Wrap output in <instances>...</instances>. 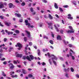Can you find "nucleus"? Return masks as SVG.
Here are the masks:
<instances>
[{
    "label": "nucleus",
    "instance_id": "f257e3e1",
    "mask_svg": "<svg viewBox=\"0 0 79 79\" xmlns=\"http://www.w3.org/2000/svg\"><path fill=\"white\" fill-rule=\"evenodd\" d=\"M23 58L24 60H25L27 59L29 61H31V60H34V57L32 55H30L29 56H23Z\"/></svg>",
    "mask_w": 79,
    "mask_h": 79
},
{
    "label": "nucleus",
    "instance_id": "f03ea898",
    "mask_svg": "<svg viewBox=\"0 0 79 79\" xmlns=\"http://www.w3.org/2000/svg\"><path fill=\"white\" fill-rule=\"evenodd\" d=\"M12 73H10V75L11 76V77H12V78H16V77H18V75H13V74H15V72H12Z\"/></svg>",
    "mask_w": 79,
    "mask_h": 79
},
{
    "label": "nucleus",
    "instance_id": "7ed1b4c3",
    "mask_svg": "<svg viewBox=\"0 0 79 79\" xmlns=\"http://www.w3.org/2000/svg\"><path fill=\"white\" fill-rule=\"evenodd\" d=\"M15 47H18L19 48H22L23 47V45L20 43H17V44H16L15 45Z\"/></svg>",
    "mask_w": 79,
    "mask_h": 79
},
{
    "label": "nucleus",
    "instance_id": "20e7f679",
    "mask_svg": "<svg viewBox=\"0 0 79 79\" xmlns=\"http://www.w3.org/2000/svg\"><path fill=\"white\" fill-rule=\"evenodd\" d=\"M25 22L26 23V26H28V28H29V27H30V26H31V24L28 23V20H25Z\"/></svg>",
    "mask_w": 79,
    "mask_h": 79
},
{
    "label": "nucleus",
    "instance_id": "39448f33",
    "mask_svg": "<svg viewBox=\"0 0 79 79\" xmlns=\"http://www.w3.org/2000/svg\"><path fill=\"white\" fill-rule=\"evenodd\" d=\"M9 67H10V68L11 69H13L14 68V65H13V64L11 63L9 64Z\"/></svg>",
    "mask_w": 79,
    "mask_h": 79
},
{
    "label": "nucleus",
    "instance_id": "423d86ee",
    "mask_svg": "<svg viewBox=\"0 0 79 79\" xmlns=\"http://www.w3.org/2000/svg\"><path fill=\"white\" fill-rule=\"evenodd\" d=\"M15 55L17 57L22 58V56H23V54H18L17 52L15 53Z\"/></svg>",
    "mask_w": 79,
    "mask_h": 79
},
{
    "label": "nucleus",
    "instance_id": "0eeeda50",
    "mask_svg": "<svg viewBox=\"0 0 79 79\" xmlns=\"http://www.w3.org/2000/svg\"><path fill=\"white\" fill-rule=\"evenodd\" d=\"M51 56H52V60H57V58H56V57L53 54L52 55H51Z\"/></svg>",
    "mask_w": 79,
    "mask_h": 79
},
{
    "label": "nucleus",
    "instance_id": "6e6552de",
    "mask_svg": "<svg viewBox=\"0 0 79 79\" xmlns=\"http://www.w3.org/2000/svg\"><path fill=\"white\" fill-rule=\"evenodd\" d=\"M9 6L10 8H11L12 7V8H15V6L13 5V4L12 3H9Z\"/></svg>",
    "mask_w": 79,
    "mask_h": 79
},
{
    "label": "nucleus",
    "instance_id": "1a4fd4ad",
    "mask_svg": "<svg viewBox=\"0 0 79 79\" xmlns=\"http://www.w3.org/2000/svg\"><path fill=\"white\" fill-rule=\"evenodd\" d=\"M2 2H0V8H4V5L2 3Z\"/></svg>",
    "mask_w": 79,
    "mask_h": 79
},
{
    "label": "nucleus",
    "instance_id": "9d476101",
    "mask_svg": "<svg viewBox=\"0 0 79 79\" xmlns=\"http://www.w3.org/2000/svg\"><path fill=\"white\" fill-rule=\"evenodd\" d=\"M25 32H26V33H27V34L28 35L27 37H28L29 38H30L31 37V33L30 32H28V31L27 30H26Z\"/></svg>",
    "mask_w": 79,
    "mask_h": 79
},
{
    "label": "nucleus",
    "instance_id": "9b49d317",
    "mask_svg": "<svg viewBox=\"0 0 79 79\" xmlns=\"http://www.w3.org/2000/svg\"><path fill=\"white\" fill-rule=\"evenodd\" d=\"M67 16H68V17H67V18H68V19H73V18L71 17V15L70 14H69Z\"/></svg>",
    "mask_w": 79,
    "mask_h": 79
},
{
    "label": "nucleus",
    "instance_id": "f8f14e48",
    "mask_svg": "<svg viewBox=\"0 0 79 79\" xmlns=\"http://www.w3.org/2000/svg\"><path fill=\"white\" fill-rule=\"evenodd\" d=\"M15 15L16 16H17L18 18H20V17H21V15L19 14L15 13Z\"/></svg>",
    "mask_w": 79,
    "mask_h": 79
},
{
    "label": "nucleus",
    "instance_id": "ddd939ff",
    "mask_svg": "<svg viewBox=\"0 0 79 79\" xmlns=\"http://www.w3.org/2000/svg\"><path fill=\"white\" fill-rule=\"evenodd\" d=\"M57 40H62L61 37V36L60 35H58L57 36Z\"/></svg>",
    "mask_w": 79,
    "mask_h": 79
},
{
    "label": "nucleus",
    "instance_id": "4468645a",
    "mask_svg": "<svg viewBox=\"0 0 79 79\" xmlns=\"http://www.w3.org/2000/svg\"><path fill=\"white\" fill-rule=\"evenodd\" d=\"M67 33H74V31H72L69 30L68 31H67Z\"/></svg>",
    "mask_w": 79,
    "mask_h": 79
},
{
    "label": "nucleus",
    "instance_id": "2eb2a0df",
    "mask_svg": "<svg viewBox=\"0 0 79 79\" xmlns=\"http://www.w3.org/2000/svg\"><path fill=\"white\" fill-rule=\"evenodd\" d=\"M48 27L49 28H50L51 26H53V24L52 23H48Z\"/></svg>",
    "mask_w": 79,
    "mask_h": 79
},
{
    "label": "nucleus",
    "instance_id": "dca6fc26",
    "mask_svg": "<svg viewBox=\"0 0 79 79\" xmlns=\"http://www.w3.org/2000/svg\"><path fill=\"white\" fill-rule=\"evenodd\" d=\"M62 41L65 45H66L67 44H69V43L68 41H66L64 40H63Z\"/></svg>",
    "mask_w": 79,
    "mask_h": 79
},
{
    "label": "nucleus",
    "instance_id": "f3484780",
    "mask_svg": "<svg viewBox=\"0 0 79 79\" xmlns=\"http://www.w3.org/2000/svg\"><path fill=\"white\" fill-rule=\"evenodd\" d=\"M54 27H55V29H56V31L57 32H59V29H58V27H56V25H54Z\"/></svg>",
    "mask_w": 79,
    "mask_h": 79
},
{
    "label": "nucleus",
    "instance_id": "a211bd4d",
    "mask_svg": "<svg viewBox=\"0 0 79 79\" xmlns=\"http://www.w3.org/2000/svg\"><path fill=\"white\" fill-rule=\"evenodd\" d=\"M64 70L65 72H66V71H67L68 72H69V68H68L67 69L66 68H64Z\"/></svg>",
    "mask_w": 79,
    "mask_h": 79
},
{
    "label": "nucleus",
    "instance_id": "6ab92c4d",
    "mask_svg": "<svg viewBox=\"0 0 79 79\" xmlns=\"http://www.w3.org/2000/svg\"><path fill=\"white\" fill-rule=\"evenodd\" d=\"M54 7L56 9H58V6L57 4L56 3H55L54 4Z\"/></svg>",
    "mask_w": 79,
    "mask_h": 79
},
{
    "label": "nucleus",
    "instance_id": "aec40b11",
    "mask_svg": "<svg viewBox=\"0 0 79 79\" xmlns=\"http://www.w3.org/2000/svg\"><path fill=\"white\" fill-rule=\"evenodd\" d=\"M5 25H6V26H10V25L11 24V23H8V22H5Z\"/></svg>",
    "mask_w": 79,
    "mask_h": 79
},
{
    "label": "nucleus",
    "instance_id": "412c9836",
    "mask_svg": "<svg viewBox=\"0 0 79 79\" xmlns=\"http://www.w3.org/2000/svg\"><path fill=\"white\" fill-rule=\"evenodd\" d=\"M22 72L23 74H24L27 73V71H26L25 70L23 69Z\"/></svg>",
    "mask_w": 79,
    "mask_h": 79
},
{
    "label": "nucleus",
    "instance_id": "4be33fe9",
    "mask_svg": "<svg viewBox=\"0 0 79 79\" xmlns=\"http://www.w3.org/2000/svg\"><path fill=\"white\" fill-rule=\"evenodd\" d=\"M49 18L50 19H53V17L52 16V15H51L49 14Z\"/></svg>",
    "mask_w": 79,
    "mask_h": 79
},
{
    "label": "nucleus",
    "instance_id": "5701e85b",
    "mask_svg": "<svg viewBox=\"0 0 79 79\" xmlns=\"http://www.w3.org/2000/svg\"><path fill=\"white\" fill-rule=\"evenodd\" d=\"M38 54L39 56L40 55V51L39 49H38Z\"/></svg>",
    "mask_w": 79,
    "mask_h": 79
},
{
    "label": "nucleus",
    "instance_id": "b1692460",
    "mask_svg": "<svg viewBox=\"0 0 79 79\" xmlns=\"http://www.w3.org/2000/svg\"><path fill=\"white\" fill-rule=\"evenodd\" d=\"M2 75L3 76H4V77H6V74H5V72H2Z\"/></svg>",
    "mask_w": 79,
    "mask_h": 79
},
{
    "label": "nucleus",
    "instance_id": "393cba45",
    "mask_svg": "<svg viewBox=\"0 0 79 79\" xmlns=\"http://www.w3.org/2000/svg\"><path fill=\"white\" fill-rule=\"evenodd\" d=\"M15 32L16 34H19V30H16L15 31Z\"/></svg>",
    "mask_w": 79,
    "mask_h": 79
},
{
    "label": "nucleus",
    "instance_id": "a878e982",
    "mask_svg": "<svg viewBox=\"0 0 79 79\" xmlns=\"http://www.w3.org/2000/svg\"><path fill=\"white\" fill-rule=\"evenodd\" d=\"M24 40L25 42H27V37H24Z\"/></svg>",
    "mask_w": 79,
    "mask_h": 79
},
{
    "label": "nucleus",
    "instance_id": "bb28decb",
    "mask_svg": "<svg viewBox=\"0 0 79 79\" xmlns=\"http://www.w3.org/2000/svg\"><path fill=\"white\" fill-rule=\"evenodd\" d=\"M69 29H70L71 31H74L73 30V27L71 26H69Z\"/></svg>",
    "mask_w": 79,
    "mask_h": 79
},
{
    "label": "nucleus",
    "instance_id": "cd10ccee",
    "mask_svg": "<svg viewBox=\"0 0 79 79\" xmlns=\"http://www.w3.org/2000/svg\"><path fill=\"white\" fill-rule=\"evenodd\" d=\"M49 42L50 43V44H52V45L53 44V40H50L49 41Z\"/></svg>",
    "mask_w": 79,
    "mask_h": 79
},
{
    "label": "nucleus",
    "instance_id": "c85d7f7f",
    "mask_svg": "<svg viewBox=\"0 0 79 79\" xmlns=\"http://www.w3.org/2000/svg\"><path fill=\"white\" fill-rule=\"evenodd\" d=\"M28 76L30 78H31L32 77H33V75L31 74H29L28 75Z\"/></svg>",
    "mask_w": 79,
    "mask_h": 79
},
{
    "label": "nucleus",
    "instance_id": "c756f323",
    "mask_svg": "<svg viewBox=\"0 0 79 79\" xmlns=\"http://www.w3.org/2000/svg\"><path fill=\"white\" fill-rule=\"evenodd\" d=\"M70 70L71 71V72H74V69L72 67H71L70 68Z\"/></svg>",
    "mask_w": 79,
    "mask_h": 79
},
{
    "label": "nucleus",
    "instance_id": "7c9ffc66",
    "mask_svg": "<svg viewBox=\"0 0 79 79\" xmlns=\"http://www.w3.org/2000/svg\"><path fill=\"white\" fill-rule=\"evenodd\" d=\"M13 34V32H10V31H8V35H10V34H11L12 35Z\"/></svg>",
    "mask_w": 79,
    "mask_h": 79
},
{
    "label": "nucleus",
    "instance_id": "2f4dec72",
    "mask_svg": "<svg viewBox=\"0 0 79 79\" xmlns=\"http://www.w3.org/2000/svg\"><path fill=\"white\" fill-rule=\"evenodd\" d=\"M59 10L61 11V12H63V10L62 9V8L61 7H59Z\"/></svg>",
    "mask_w": 79,
    "mask_h": 79
},
{
    "label": "nucleus",
    "instance_id": "473e14b6",
    "mask_svg": "<svg viewBox=\"0 0 79 79\" xmlns=\"http://www.w3.org/2000/svg\"><path fill=\"white\" fill-rule=\"evenodd\" d=\"M43 51L44 52H47V51H48V49L47 48H46L45 49H43Z\"/></svg>",
    "mask_w": 79,
    "mask_h": 79
},
{
    "label": "nucleus",
    "instance_id": "72a5a7b5",
    "mask_svg": "<svg viewBox=\"0 0 79 79\" xmlns=\"http://www.w3.org/2000/svg\"><path fill=\"white\" fill-rule=\"evenodd\" d=\"M49 63L50 64H52V61H51V59H49Z\"/></svg>",
    "mask_w": 79,
    "mask_h": 79
},
{
    "label": "nucleus",
    "instance_id": "f704fd0d",
    "mask_svg": "<svg viewBox=\"0 0 79 79\" xmlns=\"http://www.w3.org/2000/svg\"><path fill=\"white\" fill-rule=\"evenodd\" d=\"M63 32H64V31H63V30H61L60 31V34H63Z\"/></svg>",
    "mask_w": 79,
    "mask_h": 79
},
{
    "label": "nucleus",
    "instance_id": "c9c22d12",
    "mask_svg": "<svg viewBox=\"0 0 79 79\" xmlns=\"http://www.w3.org/2000/svg\"><path fill=\"white\" fill-rule=\"evenodd\" d=\"M63 7V8H68V7H69V6H68V5H66L64 6Z\"/></svg>",
    "mask_w": 79,
    "mask_h": 79
},
{
    "label": "nucleus",
    "instance_id": "e433bc0d",
    "mask_svg": "<svg viewBox=\"0 0 79 79\" xmlns=\"http://www.w3.org/2000/svg\"><path fill=\"white\" fill-rule=\"evenodd\" d=\"M30 11L32 13H33V12L34 11V10L33 9V8L32 7L30 8Z\"/></svg>",
    "mask_w": 79,
    "mask_h": 79
},
{
    "label": "nucleus",
    "instance_id": "4c0bfd02",
    "mask_svg": "<svg viewBox=\"0 0 79 79\" xmlns=\"http://www.w3.org/2000/svg\"><path fill=\"white\" fill-rule=\"evenodd\" d=\"M73 5H75V6H76V5H77V4H76V1H73Z\"/></svg>",
    "mask_w": 79,
    "mask_h": 79
},
{
    "label": "nucleus",
    "instance_id": "58836bf2",
    "mask_svg": "<svg viewBox=\"0 0 79 79\" xmlns=\"http://www.w3.org/2000/svg\"><path fill=\"white\" fill-rule=\"evenodd\" d=\"M29 45L30 46H32V43L31 42H30L29 43Z\"/></svg>",
    "mask_w": 79,
    "mask_h": 79
},
{
    "label": "nucleus",
    "instance_id": "ea45409f",
    "mask_svg": "<svg viewBox=\"0 0 79 79\" xmlns=\"http://www.w3.org/2000/svg\"><path fill=\"white\" fill-rule=\"evenodd\" d=\"M51 34H52L51 35H52V37L53 38H54V37H55V35H54V34H53L52 32H51Z\"/></svg>",
    "mask_w": 79,
    "mask_h": 79
},
{
    "label": "nucleus",
    "instance_id": "a19ab883",
    "mask_svg": "<svg viewBox=\"0 0 79 79\" xmlns=\"http://www.w3.org/2000/svg\"><path fill=\"white\" fill-rule=\"evenodd\" d=\"M44 17L46 19H48V17H47L46 15H44Z\"/></svg>",
    "mask_w": 79,
    "mask_h": 79
},
{
    "label": "nucleus",
    "instance_id": "79ce46f5",
    "mask_svg": "<svg viewBox=\"0 0 79 79\" xmlns=\"http://www.w3.org/2000/svg\"><path fill=\"white\" fill-rule=\"evenodd\" d=\"M42 1L44 3H47V1L46 0H42Z\"/></svg>",
    "mask_w": 79,
    "mask_h": 79
},
{
    "label": "nucleus",
    "instance_id": "37998d69",
    "mask_svg": "<svg viewBox=\"0 0 79 79\" xmlns=\"http://www.w3.org/2000/svg\"><path fill=\"white\" fill-rule=\"evenodd\" d=\"M0 26H1V27H4V26L2 24L1 22H0Z\"/></svg>",
    "mask_w": 79,
    "mask_h": 79
},
{
    "label": "nucleus",
    "instance_id": "c03bdc74",
    "mask_svg": "<svg viewBox=\"0 0 79 79\" xmlns=\"http://www.w3.org/2000/svg\"><path fill=\"white\" fill-rule=\"evenodd\" d=\"M52 61L53 62V63L55 65H56V62H55V60H53Z\"/></svg>",
    "mask_w": 79,
    "mask_h": 79
},
{
    "label": "nucleus",
    "instance_id": "a18cd8bd",
    "mask_svg": "<svg viewBox=\"0 0 79 79\" xmlns=\"http://www.w3.org/2000/svg\"><path fill=\"white\" fill-rule=\"evenodd\" d=\"M7 39H6V38H4V42H6V41H7Z\"/></svg>",
    "mask_w": 79,
    "mask_h": 79
},
{
    "label": "nucleus",
    "instance_id": "49530a36",
    "mask_svg": "<svg viewBox=\"0 0 79 79\" xmlns=\"http://www.w3.org/2000/svg\"><path fill=\"white\" fill-rule=\"evenodd\" d=\"M26 5V4L25 3V2H23L21 3V5L22 6H24Z\"/></svg>",
    "mask_w": 79,
    "mask_h": 79
},
{
    "label": "nucleus",
    "instance_id": "de8ad7c7",
    "mask_svg": "<svg viewBox=\"0 0 79 79\" xmlns=\"http://www.w3.org/2000/svg\"><path fill=\"white\" fill-rule=\"evenodd\" d=\"M65 76L66 77L69 78V76H68V73H66L65 75Z\"/></svg>",
    "mask_w": 79,
    "mask_h": 79
},
{
    "label": "nucleus",
    "instance_id": "09e8293b",
    "mask_svg": "<svg viewBox=\"0 0 79 79\" xmlns=\"http://www.w3.org/2000/svg\"><path fill=\"white\" fill-rule=\"evenodd\" d=\"M44 39H48V38L45 36L44 37Z\"/></svg>",
    "mask_w": 79,
    "mask_h": 79
},
{
    "label": "nucleus",
    "instance_id": "8fccbe9b",
    "mask_svg": "<svg viewBox=\"0 0 79 79\" xmlns=\"http://www.w3.org/2000/svg\"><path fill=\"white\" fill-rule=\"evenodd\" d=\"M69 47L71 48V47H72V46H73V45H72V44H69Z\"/></svg>",
    "mask_w": 79,
    "mask_h": 79
},
{
    "label": "nucleus",
    "instance_id": "3c124183",
    "mask_svg": "<svg viewBox=\"0 0 79 79\" xmlns=\"http://www.w3.org/2000/svg\"><path fill=\"white\" fill-rule=\"evenodd\" d=\"M72 58L73 60H75V57H74V56H72Z\"/></svg>",
    "mask_w": 79,
    "mask_h": 79
},
{
    "label": "nucleus",
    "instance_id": "603ef678",
    "mask_svg": "<svg viewBox=\"0 0 79 79\" xmlns=\"http://www.w3.org/2000/svg\"><path fill=\"white\" fill-rule=\"evenodd\" d=\"M23 19H20L19 20V22H20V23H23Z\"/></svg>",
    "mask_w": 79,
    "mask_h": 79
},
{
    "label": "nucleus",
    "instance_id": "864d4df0",
    "mask_svg": "<svg viewBox=\"0 0 79 79\" xmlns=\"http://www.w3.org/2000/svg\"><path fill=\"white\" fill-rule=\"evenodd\" d=\"M13 63H14V64H17V62H16V61H15V60H14L13 61Z\"/></svg>",
    "mask_w": 79,
    "mask_h": 79
},
{
    "label": "nucleus",
    "instance_id": "5fc2aeb1",
    "mask_svg": "<svg viewBox=\"0 0 79 79\" xmlns=\"http://www.w3.org/2000/svg\"><path fill=\"white\" fill-rule=\"evenodd\" d=\"M0 18L1 19H3V17L2 15L0 16Z\"/></svg>",
    "mask_w": 79,
    "mask_h": 79
},
{
    "label": "nucleus",
    "instance_id": "6e6d98bb",
    "mask_svg": "<svg viewBox=\"0 0 79 79\" xmlns=\"http://www.w3.org/2000/svg\"><path fill=\"white\" fill-rule=\"evenodd\" d=\"M16 72H17V73H21V70H17Z\"/></svg>",
    "mask_w": 79,
    "mask_h": 79
},
{
    "label": "nucleus",
    "instance_id": "4d7b16f0",
    "mask_svg": "<svg viewBox=\"0 0 79 79\" xmlns=\"http://www.w3.org/2000/svg\"><path fill=\"white\" fill-rule=\"evenodd\" d=\"M41 64H42V65L43 66H44V65H45V64H45V62H43V63H41Z\"/></svg>",
    "mask_w": 79,
    "mask_h": 79
},
{
    "label": "nucleus",
    "instance_id": "13d9d810",
    "mask_svg": "<svg viewBox=\"0 0 79 79\" xmlns=\"http://www.w3.org/2000/svg\"><path fill=\"white\" fill-rule=\"evenodd\" d=\"M1 60H2V61H4V60H5V58H3L2 59H1Z\"/></svg>",
    "mask_w": 79,
    "mask_h": 79
},
{
    "label": "nucleus",
    "instance_id": "bf43d9fd",
    "mask_svg": "<svg viewBox=\"0 0 79 79\" xmlns=\"http://www.w3.org/2000/svg\"><path fill=\"white\" fill-rule=\"evenodd\" d=\"M55 16H56V17L58 18H59V16H58V15L56 14L55 15Z\"/></svg>",
    "mask_w": 79,
    "mask_h": 79
},
{
    "label": "nucleus",
    "instance_id": "052dcab7",
    "mask_svg": "<svg viewBox=\"0 0 79 79\" xmlns=\"http://www.w3.org/2000/svg\"><path fill=\"white\" fill-rule=\"evenodd\" d=\"M3 52V50H2V49H0V52L2 53Z\"/></svg>",
    "mask_w": 79,
    "mask_h": 79
},
{
    "label": "nucleus",
    "instance_id": "680f3d73",
    "mask_svg": "<svg viewBox=\"0 0 79 79\" xmlns=\"http://www.w3.org/2000/svg\"><path fill=\"white\" fill-rule=\"evenodd\" d=\"M3 64L5 65L6 64V61L4 62H3Z\"/></svg>",
    "mask_w": 79,
    "mask_h": 79
},
{
    "label": "nucleus",
    "instance_id": "e2e57ef3",
    "mask_svg": "<svg viewBox=\"0 0 79 79\" xmlns=\"http://www.w3.org/2000/svg\"><path fill=\"white\" fill-rule=\"evenodd\" d=\"M62 23L63 24H64V20H62Z\"/></svg>",
    "mask_w": 79,
    "mask_h": 79
},
{
    "label": "nucleus",
    "instance_id": "0e129e2a",
    "mask_svg": "<svg viewBox=\"0 0 79 79\" xmlns=\"http://www.w3.org/2000/svg\"><path fill=\"white\" fill-rule=\"evenodd\" d=\"M15 2L18 3H19V1H18L17 0H15Z\"/></svg>",
    "mask_w": 79,
    "mask_h": 79
},
{
    "label": "nucleus",
    "instance_id": "69168bd1",
    "mask_svg": "<svg viewBox=\"0 0 79 79\" xmlns=\"http://www.w3.org/2000/svg\"><path fill=\"white\" fill-rule=\"evenodd\" d=\"M76 77H78V78H79V75L78 74H77L76 75Z\"/></svg>",
    "mask_w": 79,
    "mask_h": 79
},
{
    "label": "nucleus",
    "instance_id": "338daca9",
    "mask_svg": "<svg viewBox=\"0 0 79 79\" xmlns=\"http://www.w3.org/2000/svg\"><path fill=\"white\" fill-rule=\"evenodd\" d=\"M38 64H39V65H40V64H41L40 62L39 61L38 62Z\"/></svg>",
    "mask_w": 79,
    "mask_h": 79
},
{
    "label": "nucleus",
    "instance_id": "774afa93",
    "mask_svg": "<svg viewBox=\"0 0 79 79\" xmlns=\"http://www.w3.org/2000/svg\"><path fill=\"white\" fill-rule=\"evenodd\" d=\"M28 6L30 7L31 6V3H30L28 5Z\"/></svg>",
    "mask_w": 79,
    "mask_h": 79
}]
</instances>
